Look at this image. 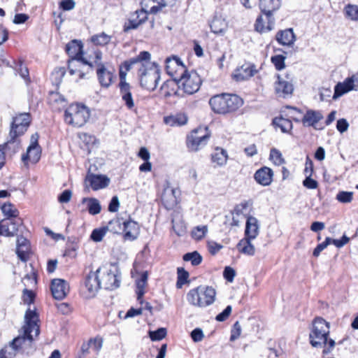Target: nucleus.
<instances>
[{
	"mask_svg": "<svg viewBox=\"0 0 358 358\" xmlns=\"http://www.w3.org/2000/svg\"><path fill=\"white\" fill-rule=\"evenodd\" d=\"M103 343L102 337L96 336L93 341L91 340V348L98 354L103 346Z\"/></svg>",
	"mask_w": 358,
	"mask_h": 358,
	"instance_id": "59",
	"label": "nucleus"
},
{
	"mask_svg": "<svg viewBox=\"0 0 358 358\" xmlns=\"http://www.w3.org/2000/svg\"><path fill=\"white\" fill-rule=\"evenodd\" d=\"M140 15H142L141 20H138L136 18V17L132 15L131 18L129 21L128 24L124 26V31H128L129 29H137L140 24H141L147 20L148 15H146V12L143 10Z\"/></svg>",
	"mask_w": 358,
	"mask_h": 358,
	"instance_id": "38",
	"label": "nucleus"
},
{
	"mask_svg": "<svg viewBox=\"0 0 358 358\" xmlns=\"http://www.w3.org/2000/svg\"><path fill=\"white\" fill-rule=\"evenodd\" d=\"M231 310H232L231 306H227L222 313H220V314H218L216 316V317H215L216 320L219 321V322L225 321L229 317V315L231 313Z\"/></svg>",
	"mask_w": 358,
	"mask_h": 358,
	"instance_id": "61",
	"label": "nucleus"
},
{
	"mask_svg": "<svg viewBox=\"0 0 358 358\" xmlns=\"http://www.w3.org/2000/svg\"><path fill=\"white\" fill-rule=\"evenodd\" d=\"M303 185L306 188L312 189H316L318 187V182L315 180L311 178V176H306L305 180L303 181Z\"/></svg>",
	"mask_w": 358,
	"mask_h": 358,
	"instance_id": "62",
	"label": "nucleus"
},
{
	"mask_svg": "<svg viewBox=\"0 0 358 358\" xmlns=\"http://www.w3.org/2000/svg\"><path fill=\"white\" fill-rule=\"evenodd\" d=\"M103 288L106 289H115L120 285V277L110 271L103 279Z\"/></svg>",
	"mask_w": 358,
	"mask_h": 358,
	"instance_id": "25",
	"label": "nucleus"
},
{
	"mask_svg": "<svg viewBox=\"0 0 358 358\" xmlns=\"http://www.w3.org/2000/svg\"><path fill=\"white\" fill-rule=\"evenodd\" d=\"M212 162L217 166H222L227 163L228 155L225 150L216 148L211 155Z\"/></svg>",
	"mask_w": 358,
	"mask_h": 358,
	"instance_id": "34",
	"label": "nucleus"
},
{
	"mask_svg": "<svg viewBox=\"0 0 358 358\" xmlns=\"http://www.w3.org/2000/svg\"><path fill=\"white\" fill-rule=\"evenodd\" d=\"M212 110L217 114H227L236 111L243 105V100L236 94H221L209 100Z\"/></svg>",
	"mask_w": 358,
	"mask_h": 358,
	"instance_id": "4",
	"label": "nucleus"
},
{
	"mask_svg": "<svg viewBox=\"0 0 358 358\" xmlns=\"http://www.w3.org/2000/svg\"><path fill=\"white\" fill-rule=\"evenodd\" d=\"M31 122V116L29 113H20L13 117L10 124L8 140L0 145L3 152H8L10 155L15 154L21 148V139L28 130Z\"/></svg>",
	"mask_w": 358,
	"mask_h": 358,
	"instance_id": "1",
	"label": "nucleus"
},
{
	"mask_svg": "<svg viewBox=\"0 0 358 358\" xmlns=\"http://www.w3.org/2000/svg\"><path fill=\"white\" fill-rule=\"evenodd\" d=\"M95 71L100 85L108 88L115 78L114 70L108 69L104 63H96Z\"/></svg>",
	"mask_w": 358,
	"mask_h": 358,
	"instance_id": "13",
	"label": "nucleus"
},
{
	"mask_svg": "<svg viewBox=\"0 0 358 358\" xmlns=\"http://www.w3.org/2000/svg\"><path fill=\"white\" fill-rule=\"evenodd\" d=\"M110 39L111 38L109 35L102 32L91 37V42L94 45L103 46L108 44Z\"/></svg>",
	"mask_w": 358,
	"mask_h": 358,
	"instance_id": "44",
	"label": "nucleus"
},
{
	"mask_svg": "<svg viewBox=\"0 0 358 358\" xmlns=\"http://www.w3.org/2000/svg\"><path fill=\"white\" fill-rule=\"evenodd\" d=\"M323 118L320 111L309 110L303 117L302 122L304 125L314 126Z\"/></svg>",
	"mask_w": 358,
	"mask_h": 358,
	"instance_id": "33",
	"label": "nucleus"
},
{
	"mask_svg": "<svg viewBox=\"0 0 358 358\" xmlns=\"http://www.w3.org/2000/svg\"><path fill=\"white\" fill-rule=\"evenodd\" d=\"M29 341V345L31 349H34L33 345L34 338L31 334L29 335L26 334V331L24 330V334L22 336H19L12 340L10 342V346L12 348L17 351L22 348V345L26 343V341Z\"/></svg>",
	"mask_w": 358,
	"mask_h": 358,
	"instance_id": "28",
	"label": "nucleus"
},
{
	"mask_svg": "<svg viewBox=\"0 0 358 358\" xmlns=\"http://www.w3.org/2000/svg\"><path fill=\"white\" fill-rule=\"evenodd\" d=\"M275 38L282 45H292L296 40L292 29H287L277 33Z\"/></svg>",
	"mask_w": 358,
	"mask_h": 358,
	"instance_id": "24",
	"label": "nucleus"
},
{
	"mask_svg": "<svg viewBox=\"0 0 358 358\" xmlns=\"http://www.w3.org/2000/svg\"><path fill=\"white\" fill-rule=\"evenodd\" d=\"M259 234L257 220L254 217L248 218L245 226V237L255 239Z\"/></svg>",
	"mask_w": 358,
	"mask_h": 358,
	"instance_id": "27",
	"label": "nucleus"
},
{
	"mask_svg": "<svg viewBox=\"0 0 358 358\" xmlns=\"http://www.w3.org/2000/svg\"><path fill=\"white\" fill-rule=\"evenodd\" d=\"M223 275H224V278L227 281L231 282L234 280V278L236 275V272H235V270L234 268H232L231 267L226 266L224 270Z\"/></svg>",
	"mask_w": 358,
	"mask_h": 358,
	"instance_id": "63",
	"label": "nucleus"
},
{
	"mask_svg": "<svg viewBox=\"0 0 358 358\" xmlns=\"http://www.w3.org/2000/svg\"><path fill=\"white\" fill-rule=\"evenodd\" d=\"M164 122L171 127H180L187 123V117L185 114L178 113L175 115L164 117Z\"/></svg>",
	"mask_w": 358,
	"mask_h": 358,
	"instance_id": "32",
	"label": "nucleus"
},
{
	"mask_svg": "<svg viewBox=\"0 0 358 358\" xmlns=\"http://www.w3.org/2000/svg\"><path fill=\"white\" fill-rule=\"evenodd\" d=\"M71 191L70 189H65L58 196L57 199L61 203H68L71 200Z\"/></svg>",
	"mask_w": 358,
	"mask_h": 358,
	"instance_id": "60",
	"label": "nucleus"
},
{
	"mask_svg": "<svg viewBox=\"0 0 358 358\" xmlns=\"http://www.w3.org/2000/svg\"><path fill=\"white\" fill-rule=\"evenodd\" d=\"M140 85L142 87L153 91L157 88L160 78L159 69L155 63L150 60H145L141 63V67L138 71Z\"/></svg>",
	"mask_w": 358,
	"mask_h": 358,
	"instance_id": "5",
	"label": "nucleus"
},
{
	"mask_svg": "<svg viewBox=\"0 0 358 358\" xmlns=\"http://www.w3.org/2000/svg\"><path fill=\"white\" fill-rule=\"evenodd\" d=\"M123 225V231L124 232V238L127 240L134 241L139 234V226L138 224L131 220L124 221L121 222L120 219H114L109 222L108 224L112 228V230H115L113 228V225H117L120 228V225Z\"/></svg>",
	"mask_w": 358,
	"mask_h": 358,
	"instance_id": "12",
	"label": "nucleus"
},
{
	"mask_svg": "<svg viewBox=\"0 0 358 358\" xmlns=\"http://www.w3.org/2000/svg\"><path fill=\"white\" fill-rule=\"evenodd\" d=\"M271 62L275 66V69L278 71L283 69L285 66V57H284L281 55L273 56L271 57Z\"/></svg>",
	"mask_w": 358,
	"mask_h": 358,
	"instance_id": "52",
	"label": "nucleus"
},
{
	"mask_svg": "<svg viewBox=\"0 0 358 358\" xmlns=\"http://www.w3.org/2000/svg\"><path fill=\"white\" fill-rule=\"evenodd\" d=\"M1 209L2 213L4 215V216L6 217L5 220H8L9 219L12 218H17V217L19 215V210L14 208V205L10 202L4 203L1 207Z\"/></svg>",
	"mask_w": 358,
	"mask_h": 358,
	"instance_id": "37",
	"label": "nucleus"
},
{
	"mask_svg": "<svg viewBox=\"0 0 358 358\" xmlns=\"http://www.w3.org/2000/svg\"><path fill=\"white\" fill-rule=\"evenodd\" d=\"M177 282L176 287L177 288H181L185 283L188 282L189 278V273L185 270L184 268L179 267L177 269Z\"/></svg>",
	"mask_w": 358,
	"mask_h": 358,
	"instance_id": "43",
	"label": "nucleus"
},
{
	"mask_svg": "<svg viewBox=\"0 0 358 358\" xmlns=\"http://www.w3.org/2000/svg\"><path fill=\"white\" fill-rule=\"evenodd\" d=\"M85 66H90V64H85L83 61H78V62H75L73 65V69H72L73 70L75 71V72L73 73H70V74L74 75V74L78 73L80 79L83 78L85 75V73L84 72V71L83 70L82 68Z\"/></svg>",
	"mask_w": 358,
	"mask_h": 358,
	"instance_id": "51",
	"label": "nucleus"
},
{
	"mask_svg": "<svg viewBox=\"0 0 358 358\" xmlns=\"http://www.w3.org/2000/svg\"><path fill=\"white\" fill-rule=\"evenodd\" d=\"M330 325L322 317H316L309 334L310 343L314 348H322L323 355L330 353L336 345L334 339L329 338Z\"/></svg>",
	"mask_w": 358,
	"mask_h": 358,
	"instance_id": "2",
	"label": "nucleus"
},
{
	"mask_svg": "<svg viewBox=\"0 0 358 358\" xmlns=\"http://www.w3.org/2000/svg\"><path fill=\"white\" fill-rule=\"evenodd\" d=\"M348 127L349 124L345 119L341 118L337 121L336 129L340 133L345 132L348 129Z\"/></svg>",
	"mask_w": 358,
	"mask_h": 358,
	"instance_id": "64",
	"label": "nucleus"
},
{
	"mask_svg": "<svg viewBox=\"0 0 358 358\" xmlns=\"http://www.w3.org/2000/svg\"><path fill=\"white\" fill-rule=\"evenodd\" d=\"M107 230V227L94 229L91 234V239L96 242L101 241L103 237L106 235Z\"/></svg>",
	"mask_w": 358,
	"mask_h": 358,
	"instance_id": "53",
	"label": "nucleus"
},
{
	"mask_svg": "<svg viewBox=\"0 0 358 358\" xmlns=\"http://www.w3.org/2000/svg\"><path fill=\"white\" fill-rule=\"evenodd\" d=\"M16 246V254L18 258L23 262H27L29 257V241L23 236H18L17 238Z\"/></svg>",
	"mask_w": 358,
	"mask_h": 358,
	"instance_id": "18",
	"label": "nucleus"
},
{
	"mask_svg": "<svg viewBox=\"0 0 358 358\" xmlns=\"http://www.w3.org/2000/svg\"><path fill=\"white\" fill-rule=\"evenodd\" d=\"M331 238L329 237H327L325 241L317 245V247L314 249L313 255L315 257H318L320 252L324 250L329 244H331Z\"/></svg>",
	"mask_w": 358,
	"mask_h": 358,
	"instance_id": "57",
	"label": "nucleus"
},
{
	"mask_svg": "<svg viewBox=\"0 0 358 358\" xmlns=\"http://www.w3.org/2000/svg\"><path fill=\"white\" fill-rule=\"evenodd\" d=\"M39 135L37 132L31 136V143L28 147V151L34 150V155L32 157V162L36 163L39 161L41 154V148L38 144Z\"/></svg>",
	"mask_w": 358,
	"mask_h": 358,
	"instance_id": "30",
	"label": "nucleus"
},
{
	"mask_svg": "<svg viewBox=\"0 0 358 358\" xmlns=\"http://www.w3.org/2000/svg\"><path fill=\"white\" fill-rule=\"evenodd\" d=\"M210 29L215 34H222L225 31L226 24L222 20L215 19L210 24Z\"/></svg>",
	"mask_w": 358,
	"mask_h": 358,
	"instance_id": "48",
	"label": "nucleus"
},
{
	"mask_svg": "<svg viewBox=\"0 0 358 358\" xmlns=\"http://www.w3.org/2000/svg\"><path fill=\"white\" fill-rule=\"evenodd\" d=\"M150 59V54L147 51H142L139 53V55L137 57L124 61V63L120 67H123V69L125 71H129L134 65L137 64L138 66V68H140L141 63L144 62L145 60Z\"/></svg>",
	"mask_w": 358,
	"mask_h": 358,
	"instance_id": "21",
	"label": "nucleus"
},
{
	"mask_svg": "<svg viewBox=\"0 0 358 358\" xmlns=\"http://www.w3.org/2000/svg\"><path fill=\"white\" fill-rule=\"evenodd\" d=\"M150 338L152 341H160L166 335V329L165 328H159L156 331H150Z\"/></svg>",
	"mask_w": 358,
	"mask_h": 358,
	"instance_id": "55",
	"label": "nucleus"
},
{
	"mask_svg": "<svg viewBox=\"0 0 358 358\" xmlns=\"http://www.w3.org/2000/svg\"><path fill=\"white\" fill-rule=\"evenodd\" d=\"M50 99L55 103L59 105L57 109L60 110L62 108H64L66 106L67 101L64 96L59 93L58 92H50Z\"/></svg>",
	"mask_w": 358,
	"mask_h": 358,
	"instance_id": "41",
	"label": "nucleus"
},
{
	"mask_svg": "<svg viewBox=\"0 0 358 358\" xmlns=\"http://www.w3.org/2000/svg\"><path fill=\"white\" fill-rule=\"evenodd\" d=\"M252 239L243 238L237 244L238 250L244 255L253 256L255 253V246L251 243Z\"/></svg>",
	"mask_w": 358,
	"mask_h": 358,
	"instance_id": "31",
	"label": "nucleus"
},
{
	"mask_svg": "<svg viewBox=\"0 0 358 358\" xmlns=\"http://www.w3.org/2000/svg\"><path fill=\"white\" fill-rule=\"evenodd\" d=\"M177 193L178 190L167 185L162 194V202L167 210H172L178 204Z\"/></svg>",
	"mask_w": 358,
	"mask_h": 358,
	"instance_id": "17",
	"label": "nucleus"
},
{
	"mask_svg": "<svg viewBox=\"0 0 358 358\" xmlns=\"http://www.w3.org/2000/svg\"><path fill=\"white\" fill-rule=\"evenodd\" d=\"M66 73L65 67H56L52 72L50 79L53 85L59 87L62 82L63 77Z\"/></svg>",
	"mask_w": 358,
	"mask_h": 358,
	"instance_id": "39",
	"label": "nucleus"
},
{
	"mask_svg": "<svg viewBox=\"0 0 358 358\" xmlns=\"http://www.w3.org/2000/svg\"><path fill=\"white\" fill-rule=\"evenodd\" d=\"M182 259L185 262H191L193 266H198L202 262V257L197 251H194L185 254L182 257Z\"/></svg>",
	"mask_w": 358,
	"mask_h": 358,
	"instance_id": "42",
	"label": "nucleus"
},
{
	"mask_svg": "<svg viewBox=\"0 0 358 358\" xmlns=\"http://www.w3.org/2000/svg\"><path fill=\"white\" fill-rule=\"evenodd\" d=\"M148 274L146 272L143 273L141 278L136 280V294L137 300L143 303V296L145 294V288L147 285Z\"/></svg>",
	"mask_w": 358,
	"mask_h": 358,
	"instance_id": "35",
	"label": "nucleus"
},
{
	"mask_svg": "<svg viewBox=\"0 0 358 358\" xmlns=\"http://www.w3.org/2000/svg\"><path fill=\"white\" fill-rule=\"evenodd\" d=\"M22 299L24 303L30 305L34 302L36 294L34 291L25 288L23 290Z\"/></svg>",
	"mask_w": 358,
	"mask_h": 358,
	"instance_id": "54",
	"label": "nucleus"
},
{
	"mask_svg": "<svg viewBox=\"0 0 358 358\" xmlns=\"http://www.w3.org/2000/svg\"><path fill=\"white\" fill-rule=\"evenodd\" d=\"M165 63L167 73L170 75L176 82L187 73L185 66L177 57H167Z\"/></svg>",
	"mask_w": 358,
	"mask_h": 358,
	"instance_id": "11",
	"label": "nucleus"
},
{
	"mask_svg": "<svg viewBox=\"0 0 358 358\" xmlns=\"http://www.w3.org/2000/svg\"><path fill=\"white\" fill-rule=\"evenodd\" d=\"M178 0H157L158 6H152V14H156L166 6H173Z\"/></svg>",
	"mask_w": 358,
	"mask_h": 358,
	"instance_id": "46",
	"label": "nucleus"
},
{
	"mask_svg": "<svg viewBox=\"0 0 358 358\" xmlns=\"http://www.w3.org/2000/svg\"><path fill=\"white\" fill-rule=\"evenodd\" d=\"M110 178L106 175L91 173V188L94 190L103 189L108 186Z\"/></svg>",
	"mask_w": 358,
	"mask_h": 358,
	"instance_id": "29",
	"label": "nucleus"
},
{
	"mask_svg": "<svg viewBox=\"0 0 358 358\" xmlns=\"http://www.w3.org/2000/svg\"><path fill=\"white\" fill-rule=\"evenodd\" d=\"M343 12L346 18L352 21H358L357 5L349 3L345 6Z\"/></svg>",
	"mask_w": 358,
	"mask_h": 358,
	"instance_id": "40",
	"label": "nucleus"
},
{
	"mask_svg": "<svg viewBox=\"0 0 358 358\" xmlns=\"http://www.w3.org/2000/svg\"><path fill=\"white\" fill-rule=\"evenodd\" d=\"M5 223V236L13 237L17 234L19 228L23 224L22 220L17 217V218L9 219L4 220Z\"/></svg>",
	"mask_w": 358,
	"mask_h": 358,
	"instance_id": "22",
	"label": "nucleus"
},
{
	"mask_svg": "<svg viewBox=\"0 0 358 358\" xmlns=\"http://www.w3.org/2000/svg\"><path fill=\"white\" fill-rule=\"evenodd\" d=\"M16 71L27 83L30 82L29 69L22 60H19L17 64Z\"/></svg>",
	"mask_w": 358,
	"mask_h": 358,
	"instance_id": "45",
	"label": "nucleus"
},
{
	"mask_svg": "<svg viewBox=\"0 0 358 358\" xmlns=\"http://www.w3.org/2000/svg\"><path fill=\"white\" fill-rule=\"evenodd\" d=\"M241 334V327L238 322H236L231 329V334L230 336V341H234L236 340Z\"/></svg>",
	"mask_w": 358,
	"mask_h": 358,
	"instance_id": "58",
	"label": "nucleus"
},
{
	"mask_svg": "<svg viewBox=\"0 0 358 358\" xmlns=\"http://www.w3.org/2000/svg\"><path fill=\"white\" fill-rule=\"evenodd\" d=\"M209 137L206 127L195 129L187 138V147L192 151H196L207 143Z\"/></svg>",
	"mask_w": 358,
	"mask_h": 358,
	"instance_id": "10",
	"label": "nucleus"
},
{
	"mask_svg": "<svg viewBox=\"0 0 358 358\" xmlns=\"http://www.w3.org/2000/svg\"><path fill=\"white\" fill-rule=\"evenodd\" d=\"M65 51L69 57L67 62L69 73L75 72L72 69L73 65L78 61H83L84 63L90 64V61L83 57V44L80 40L73 39L69 41L66 45Z\"/></svg>",
	"mask_w": 358,
	"mask_h": 358,
	"instance_id": "8",
	"label": "nucleus"
},
{
	"mask_svg": "<svg viewBox=\"0 0 358 358\" xmlns=\"http://www.w3.org/2000/svg\"><path fill=\"white\" fill-rule=\"evenodd\" d=\"M273 124L275 127H279L283 133H289L292 129V121L282 117L274 118Z\"/></svg>",
	"mask_w": 358,
	"mask_h": 358,
	"instance_id": "36",
	"label": "nucleus"
},
{
	"mask_svg": "<svg viewBox=\"0 0 358 358\" xmlns=\"http://www.w3.org/2000/svg\"><path fill=\"white\" fill-rule=\"evenodd\" d=\"M273 172L271 169L264 166L257 170L255 173V179L257 183L267 186L273 180Z\"/></svg>",
	"mask_w": 358,
	"mask_h": 358,
	"instance_id": "20",
	"label": "nucleus"
},
{
	"mask_svg": "<svg viewBox=\"0 0 358 358\" xmlns=\"http://www.w3.org/2000/svg\"><path fill=\"white\" fill-rule=\"evenodd\" d=\"M294 90L292 78L288 76L282 77L280 75L277 76V80L275 83V92L280 96H285L291 94Z\"/></svg>",
	"mask_w": 358,
	"mask_h": 358,
	"instance_id": "15",
	"label": "nucleus"
},
{
	"mask_svg": "<svg viewBox=\"0 0 358 358\" xmlns=\"http://www.w3.org/2000/svg\"><path fill=\"white\" fill-rule=\"evenodd\" d=\"M351 90H355L353 83H351L349 78H347L343 82L338 83L336 85L333 99H337L344 94L348 93Z\"/></svg>",
	"mask_w": 358,
	"mask_h": 358,
	"instance_id": "26",
	"label": "nucleus"
},
{
	"mask_svg": "<svg viewBox=\"0 0 358 358\" xmlns=\"http://www.w3.org/2000/svg\"><path fill=\"white\" fill-rule=\"evenodd\" d=\"M208 232V227L206 225L197 226L192 231V236L195 240L202 239Z\"/></svg>",
	"mask_w": 358,
	"mask_h": 358,
	"instance_id": "47",
	"label": "nucleus"
},
{
	"mask_svg": "<svg viewBox=\"0 0 358 358\" xmlns=\"http://www.w3.org/2000/svg\"><path fill=\"white\" fill-rule=\"evenodd\" d=\"M90 118V109L83 103H72L64 110V120L78 127L83 126Z\"/></svg>",
	"mask_w": 358,
	"mask_h": 358,
	"instance_id": "7",
	"label": "nucleus"
},
{
	"mask_svg": "<svg viewBox=\"0 0 358 358\" xmlns=\"http://www.w3.org/2000/svg\"><path fill=\"white\" fill-rule=\"evenodd\" d=\"M215 295L216 292L212 287L199 286L188 292L187 300L194 306L204 308L215 301Z\"/></svg>",
	"mask_w": 358,
	"mask_h": 358,
	"instance_id": "6",
	"label": "nucleus"
},
{
	"mask_svg": "<svg viewBox=\"0 0 358 358\" xmlns=\"http://www.w3.org/2000/svg\"><path fill=\"white\" fill-rule=\"evenodd\" d=\"M176 83L188 94L196 92L201 85V79L196 72L187 73Z\"/></svg>",
	"mask_w": 358,
	"mask_h": 358,
	"instance_id": "9",
	"label": "nucleus"
},
{
	"mask_svg": "<svg viewBox=\"0 0 358 358\" xmlns=\"http://www.w3.org/2000/svg\"><path fill=\"white\" fill-rule=\"evenodd\" d=\"M50 291L52 297L57 300L64 299L70 291L69 282L63 279L55 278L51 281Z\"/></svg>",
	"mask_w": 358,
	"mask_h": 358,
	"instance_id": "14",
	"label": "nucleus"
},
{
	"mask_svg": "<svg viewBox=\"0 0 358 358\" xmlns=\"http://www.w3.org/2000/svg\"><path fill=\"white\" fill-rule=\"evenodd\" d=\"M258 70L256 65L252 63H245L236 69L233 73V78L238 82L247 80L254 76Z\"/></svg>",
	"mask_w": 358,
	"mask_h": 358,
	"instance_id": "16",
	"label": "nucleus"
},
{
	"mask_svg": "<svg viewBox=\"0 0 358 358\" xmlns=\"http://www.w3.org/2000/svg\"><path fill=\"white\" fill-rule=\"evenodd\" d=\"M282 0H259V6L261 12L265 15L266 24H264L262 16H259L255 22V30L258 32L271 31L275 24L273 13L281 6Z\"/></svg>",
	"mask_w": 358,
	"mask_h": 358,
	"instance_id": "3",
	"label": "nucleus"
},
{
	"mask_svg": "<svg viewBox=\"0 0 358 358\" xmlns=\"http://www.w3.org/2000/svg\"><path fill=\"white\" fill-rule=\"evenodd\" d=\"M270 159L278 166L285 163V159L282 157L281 152L275 148H273L270 152Z\"/></svg>",
	"mask_w": 358,
	"mask_h": 358,
	"instance_id": "49",
	"label": "nucleus"
},
{
	"mask_svg": "<svg viewBox=\"0 0 358 358\" xmlns=\"http://www.w3.org/2000/svg\"><path fill=\"white\" fill-rule=\"evenodd\" d=\"M24 319L26 325L24 327V330L26 331L27 335L31 334L38 321V315L36 310H31L29 308L25 313Z\"/></svg>",
	"mask_w": 358,
	"mask_h": 358,
	"instance_id": "23",
	"label": "nucleus"
},
{
	"mask_svg": "<svg viewBox=\"0 0 358 358\" xmlns=\"http://www.w3.org/2000/svg\"><path fill=\"white\" fill-rule=\"evenodd\" d=\"M141 8L146 12V15L151 13L152 6H158L157 0H142L141 2Z\"/></svg>",
	"mask_w": 358,
	"mask_h": 358,
	"instance_id": "56",
	"label": "nucleus"
},
{
	"mask_svg": "<svg viewBox=\"0 0 358 358\" xmlns=\"http://www.w3.org/2000/svg\"><path fill=\"white\" fill-rule=\"evenodd\" d=\"M120 94L125 107L127 110L137 113V108L135 105L133 94L132 87L131 85L119 87Z\"/></svg>",
	"mask_w": 358,
	"mask_h": 358,
	"instance_id": "19",
	"label": "nucleus"
},
{
	"mask_svg": "<svg viewBox=\"0 0 358 358\" xmlns=\"http://www.w3.org/2000/svg\"><path fill=\"white\" fill-rule=\"evenodd\" d=\"M353 192L341 191L336 194V199L343 203H348L352 201Z\"/></svg>",
	"mask_w": 358,
	"mask_h": 358,
	"instance_id": "50",
	"label": "nucleus"
}]
</instances>
